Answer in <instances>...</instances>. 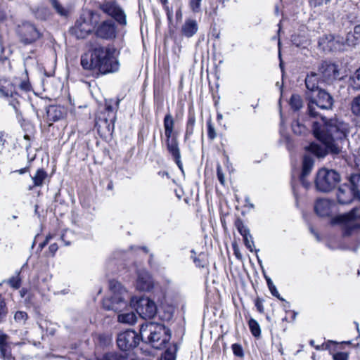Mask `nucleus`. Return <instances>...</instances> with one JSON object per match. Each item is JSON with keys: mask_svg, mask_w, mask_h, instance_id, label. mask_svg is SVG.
<instances>
[{"mask_svg": "<svg viewBox=\"0 0 360 360\" xmlns=\"http://www.w3.org/2000/svg\"><path fill=\"white\" fill-rule=\"evenodd\" d=\"M312 131L321 144L311 143L307 150L318 158L324 157L328 152H340L338 141L345 139L349 133L347 123L338 118L326 120L321 117V122H314Z\"/></svg>", "mask_w": 360, "mask_h": 360, "instance_id": "nucleus-1", "label": "nucleus"}, {"mask_svg": "<svg viewBox=\"0 0 360 360\" xmlns=\"http://www.w3.org/2000/svg\"><path fill=\"white\" fill-rule=\"evenodd\" d=\"M80 64L84 70L95 78L117 72L119 62L115 50L108 46H97L82 55Z\"/></svg>", "mask_w": 360, "mask_h": 360, "instance_id": "nucleus-2", "label": "nucleus"}, {"mask_svg": "<svg viewBox=\"0 0 360 360\" xmlns=\"http://www.w3.org/2000/svg\"><path fill=\"white\" fill-rule=\"evenodd\" d=\"M356 200L360 202V174H353L350 176L349 184ZM333 224H340L345 236L351 235L353 231L360 229V207L354 208L347 214L340 215L332 219Z\"/></svg>", "mask_w": 360, "mask_h": 360, "instance_id": "nucleus-3", "label": "nucleus"}, {"mask_svg": "<svg viewBox=\"0 0 360 360\" xmlns=\"http://www.w3.org/2000/svg\"><path fill=\"white\" fill-rule=\"evenodd\" d=\"M139 332L141 340L157 349L164 348L171 338L170 330L160 323L146 322L141 324Z\"/></svg>", "mask_w": 360, "mask_h": 360, "instance_id": "nucleus-4", "label": "nucleus"}, {"mask_svg": "<svg viewBox=\"0 0 360 360\" xmlns=\"http://www.w3.org/2000/svg\"><path fill=\"white\" fill-rule=\"evenodd\" d=\"M110 286L114 295L110 298L103 300V307L120 313L127 308L130 297L120 283L111 282Z\"/></svg>", "mask_w": 360, "mask_h": 360, "instance_id": "nucleus-5", "label": "nucleus"}, {"mask_svg": "<svg viewBox=\"0 0 360 360\" xmlns=\"http://www.w3.org/2000/svg\"><path fill=\"white\" fill-rule=\"evenodd\" d=\"M110 286L114 295L110 298L103 300V307L120 313L127 308L130 297L120 283L111 282Z\"/></svg>", "mask_w": 360, "mask_h": 360, "instance_id": "nucleus-6", "label": "nucleus"}, {"mask_svg": "<svg viewBox=\"0 0 360 360\" xmlns=\"http://www.w3.org/2000/svg\"><path fill=\"white\" fill-rule=\"evenodd\" d=\"M308 114L310 117L319 116L316 108L322 110H330L333 108L334 100L332 96L323 89H319L314 94H308Z\"/></svg>", "mask_w": 360, "mask_h": 360, "instance_id": "nucleus-7", "label": "nucleus"}, {"mask_svg": "<svg viewBox=\"0 0 360 360\" xmlns=\"http://www.w3.org/2000/svg\"><path fill=\"white\" fill-rule=\"evenodd\" d=\"M340 181V175L334 169H320L316 176L315 186L318 191L328 193L333 190Z\"/></svg>", "mask_w": 360, "mask_h": 360, "instance_id": "nucleus-8", "label": "nucleus"}, {"mask_svg": "<svg viewBox=\"0 0 360 360\" xmlns=\"http://www.w3.org/2000/svg\"><path fill=\"white\" fill-rule=\"evenodd\" d=\"M93 17L94 13L91 11H84L76 20L72 33L77 39L86 38L94 30Z\"/></svg>", "mask_w": 360, "mask_h": 360, "instance_id": "nucleus-9", "label": "nucleus"}, {"mask_svg": "<svg viewBox=\"0 0 360 360\" xmlns=\"http://www.w3.org/2000/svg\"><path fill=\"white\" fill-rule=\"evenodd\" d=\"M139 337L134 330H127L118 334L117 344L122 351H129L139 343Z\"/></svg>", "mask_w": 360, "mask_h": 360, "instance_id": "nucleus-10", "label": "nucleus"}, {"mask_svg": "<svg viewBox=\"0 0 360 360\" xmlns=\"http://www.w3.org/2000/svg\"><path fill=\"white\" fill-rule=\"evenodd\" d=\"M136 311L143 319H153L157 314L155 303L148 297H141L136 302Z\"/></svg>", "mask_w": 360, "mask_h": 360, "instance_id": "nucleus-11", "label": "nucleus"}, {"mask_svg": "<svg viewBox=\"0 0 360 360\" xmlns=\"http://www.w3.org/2000/svg\"><path fill=\"white\" fill-rule=\"evenodd\" d=\"M94 33L98 38L112 39L116 37L117 28L112 20H107L95 26Z\"/></svg>", "mask_w": 360, "mask_h": 360, "instance_id": "nucleus-12", "label": "nucleus"}, {"mask_svg": "<svg viewBox=\"0 0 360 360\" xmlns=\"http://www.w3.org/2000/svg\"><path fill=\"white\" fill-rule=\"evenodd\" d=\"M101 9L112 16L120 25L127 24L126 15L124 11L114 1L105 2L101 5Z\"/></svg>", "mask_w": 360, "mask_h": 360, "instance_id": "nucleus-13", "label": "nucleus"}, {"mask_svg": "<svg viewBox=\"0 0 360 360\" xmlns=\"http://www.w3.org/2000/svg\"><path fill=\"white\" fill-rule=\"evenodd\" d=\"M20 41L24 44H30L39 38L40 34L37 28L30 23H23L18 29Z\"/></svg>", "mask_w": 360, "mask_h": 360, "instance_id": "nucleus-14", "label": "nucleus"}, {"mask_svg": "<svg viewBox=\"0 0 360 360\" xmlns=\"http://www.w3.org/2000/svg\"><path fill=\"white\" fill-rule=\"evenodd\" d=\"M318 75L323 83L330 84L339 77L337 66L333 63L323 62L318 69Z\"/></svg>", "mask_w": 360, "mask_h": 360, "instance_id": "nucleus-15", "label": "nucleus"}, {"mask_svg": "<svg viewBox=\"0 0 360 360\" xmlns=\"http://www.w3.org/2000/svg\"><path fill=\"white\" fill-rule=\"evenodd\" d=\"M319 45L324 51H342L345 46L343 38L335 37L332 35L321 38Z\"/></svg>", "mask_w": 360, "mask_h": 360, "instance_id": "nucleus-16", "label": "nucleus"}, {"mask_svg": "<svg viewBox=\"0 0 360 360\" xmlns=\"http://www.w3.org/2000/svg\"><path fill=\"white\" fill-rule=\"evenodd\" d=\"M165 141L168 152L172 156L178 167L181 170H183V165L181 160V153L177 136L167 138Z\"/></svg>", "mask_w": 360, "mask_h": 360, "instance_id": "nucleus-17", "label": "nucleus"}, {"mask_svg": "<svg viewBox=\"0 0 360 360\" xmlns=\"http://www.w3.org/2000/svg\"><path fill=\"white\" fill-rule=\"evenodd\" d=\"M136 286L140 291H149L153 288V278L150 274L145 269L138 271Z\"/></svg>", "mask_w": 360, "mask_h": 360, "instance_id": "nucleus-18", "label": "nucleus"}, {"mask_svg": "<svg viewBox=\"0 0 360 360\" xmlns=\"http://www.w3.org/2000/svg\"><path fill=\"white\" fill-rule=\"evenodd\" d=\"M338 200L340 204L350 203L353 200H356V194L354 193L349 184L342 185L337 193Z\"/></svg>", "mask_w": 360, "mask_h": 360, "instance_id": "nucleus-19", "label": "nucleus"}, {"mask_svg": "<svg viewBox=\"0 0 360 360\" xmlns=\"http://www.w3.org/2000/svg\"><path fill=\"white\" fill-rule=\"evenodd\" d=\"M321 79L317 72H311L305 78V86L307 89V96L308 94H316L319 89V83H322Z\"/></svg>", "mask_w": 360, "mask_h": 360, "instance_id": "nucleus-20", "label": "nucleus"}, {"mask_svg": "<svg viewBox=\"0 0 360 360\" xmlns=\"http://www.w3.org/2000/svg\"><path fill=\"white\" fill-rule=\"evenodd\" d=\"M65 113V109L60 105H51L46 110L47 119L51 122H56L63 119Z\"/></svg>", "mask_w": 360, "mask_h": 360, "instance_id": "nucleus-21", "label": "nucleus"}, {"mask_svg": "<svg viewBox=\"0 0 360 360\" xmlns=\"http://www.w3.org/2000/svg\"><path fill=\"white\" fill-rule=\"evenodd\" d=\"M332 202L327 199H319L314 205L316 213L320 217L328 216L331 212Z\"/></svg>", "mask_w": 360, "mask_h": 360, "instance_id": "nucleus-22", "label": "nucleus"}, {"mask_svg": "<svg viewBox=\"0 0 360 360\" xmlns=\"http://www.w3.org/2000/svg\"><path fill=\"white\" fill-rule=\"evenodd\" d=\"M175 122L170 113L165 115L163 120L164 134L165 138H171L177 136L176 133L174 131Z\"/></svg>", "mask_w": 360, "mask_h": 360, "instance_id": "nucleus-23", "label": "nucleus"}, {"mask_svg": "<svg viewBox=\"0 0 360 360\" xmlns=\"http://www.w3.org/2000/svg\"><path fill=\"white\" fill-rule=\"evenodd\" d=\"M197 21L193 19H186L181 27V33L186 37H191L198 32Z\"/></svg>", "mask_w": 360, "mask_h": 360, "instance_id": "nucleus-24", "label": "nucleus"}, {"mask_svg": "<svg viewBox=\"0 0 360 360\" xmlns=\"http://www.w3.org/2000/svg\"><path fill=\"white\" fill-rule=\"evenodd\" d=\"M0 94L6 98L15 97L18 95L17 83L5 82L4 84H0Z\"/></svg>", "mask_w": 360, "mask_h": 360, "instance_id": "nucleus-25", "label": "nucleus"}, {"mask_svg": "<svg viewBox=\"0 0 360 360\" xmlns=\"http://www.w3.org/2000/svg\"><path fill=\"white\" fill-rule=\"evenodd\" d=\"M314 166V160L309 155L304 156L302 162V170L300 175V180L304 184V179L311 172Z\"/></svg>", "mask_w": 360, "mask_h": 360, "instance_id": "nucleus-26", "label": "nucleus"}, {"mask_svg": "<svg viewBox=\"0 0 360 360\" xmlns=\"http://www.w3.org/2000/svg\"><path fill=\"white\" fill-rule=\"evenodd\" d=\"M195 124V114L193 112H189L188 115V120L186 124V131L184 136L185 140L188 139L193 134Z\"/></svg>", "mask_w": 360, "mask_h": 360, "instance_id": "nucleus-27", "label": "nucleus"}, {"mask_svg": "<svg viewBox=\"0 0 360 360\" xmlns=\"http://www.w3.org/2000/svg\"><path fill=\"white\" fill-rule=\"evenodd\" d=\"M360 41V25L354 27L352 32L348 33L346 42L349 46H354Z\"/></svg>", "mask_w": 360, "mask_h": 360, "instance_id": "nucleus-28", "label": "nucleus"}, {"mask_svg": "<svg viewBox=\"0 0 360 360\" xmlns=\"http://www.w3.org/2000/svg\"><path fill=\"white\" fill-rule=\"evenodd\" d=\"M46 178V172H45L43 169H37L36 174L32 177L34 182V186H42Z\"/></svg>", "mask_w": 360, "mask_h": 360, "instance_id": "nucleus-29", "label": "nucleus"}, {"mask_svg": "<svg viewBox=\"0 0 360 360\" xmlns=\"http://www.w3.org/2000/svg\"><path fill=\"white\" fill-rule=\"evenodd\" d=\"M118 321L127 324H134L136 321V316L134 312L120 314L117 317Z\"/></svg>", "mask_w": 360, "mask_h": 360, "instance_id": "nucleus-30", "label": "nucleus"}, {"mask_svg": "<svg viewBox=\"0 0 360 360\" xmlns=\"http://www.w3.org/2000/svg\"><path fill=\"white\" fill-rule=\"evenodd\" d=\"M248 326H249L250 330L251 331V333L252 334L253 336H255V337L260 336V335H261L260 326H259V324L258 323V322L255 319L251 318L248 321Z\"/></svg>", "mask_w": 360, "mask_h": 360, "instance_id": "nucleus-31", "label": "nucleus"}, {"mask_svg": "<svg viewBox=\"0 0 360 360\" xmlns=\"http://www.w3.org/2000/svg\"><path fill=\"white\" fill-rule=\"evenodd\" d=\"M290 105L295 110H300L303 105L302 99L300 96L297 94L292 95L290 98Z\"/></svg>", "mask_w": 360, "mask_h": 360, "instance_id": "nucleus-32", "label": "nucleus"}, {"mask_svg": "<svg viewBox=\"0 0 360 360\" xmlns=\"http://www.w3.org/2000/svg\"><path fill=\"white\" fill-rule=\"evenodd\" d=\"M235 226L240 233V234L243 237L246 236H250V231L248 228L244 225L243 221L240 219H237L235 221Z\"/></svg>", "mask_w": 360, "mask_h": 360, "instance_id": "nucleus-33", "label": "nucleus"}, {"mask_svg": "<svg viewBox=\"0 0 360 360\" xmlns=\"http://www.w3.org/2000/svg\"><path fill=\"white\" fill-rule=\"evenodd\" d=\"M352 112L358 117H360V94L353 98L351 103Z\"/></svg>", "mask_w": 360, "mask_h": 360, "instance_id": "nucleus-34", "label": "nucleus"}, {"mask_svg": "<svg viewBox=\"0 0 360 360\" xmlns=\"http://www.w3.org/2000/svg\"><path fill=\"white\" fill-rule=\"evenodd\" d=\"M351 86L355 90H360V68L356 70L351 77Z\"/></svg>", "mask_w": 360, "mask_h": 360, "instance_id": "nucleus-35", "label": "nucleus"}, {"mask_svg": "<svg viewBox=\"0 0 360 360\" xmlns=\"http://www.w3.org/2000/svg\"><path fill=\"white\" fill-rule=\"evenodd\" d=\"M292 129L293 132L295 134H304L307 131V129L305 126L302 124H301L299 121L296 120L294 121L292 124Z\"/></svg>", "mask_w": 360, "mask_h": 360, "instance_id": "nucleus-36", "label": "nucleus"}, {"mask_svg": "<svg viewBox=\"0 0 360 360\" xmlns=\"http://www.w3.org/2000/svg\"><path fill=\"white\" fill-rule=\"evenodd\" d=\"M0 356L4 360H15L11 354L9 345L0 349Z\"/></svg>", "mask_w": 360, "mask_h": 360, "instance_id": "nucleus-37", "label": "nucleus"}, {"mask_svg": "<svg viewBox=\"0 0 360 360\" xmlns=\"http://www.w3.org/2000/svg\"><path fill=\"white\" fill-rule=\"evenodd\" d=\"M265 278L266 280L268 288H269L271 293L272 294V295L278 298L281 300H284L283 298L280 297V294H279L278 291L277 290L276 286L274 285L271 279L266 276H265Z\"/></svg>", "mask_w": 360, "mask_h": 360, "instance_id": "nucleus-38", "label": "nucleus"}, {"mask_svg": "<svg viewBox=\"0 0 360 360\" xmlns=\"http://www.w3.org/2000/svg\"><path fill=\"white\" fill-rule=\"evenodd\" d=\"M27 318V314L22 311H18L14 315L15 321L20 325H24Z\"/></svg>", "mask_w": 360, "mask_h": 360, "instance_id": "nucleus-39", "label": "nucleus"}, {"mask_svg": "<svg viewBox=\"0 0 360 360\" xmlns=\"http://www.w3.org/2000/svg\"><path fill=\"white\" fill-rule=\"evenodd\" d=\"M8 314V309L3 297L0 295V323L4 321Z\"/></svg>", "mask_w": 360, "mask_h": 360, "instance_id": "nucleus-40", "label": "nucleus"}, {"mask_svg": "<svg viewBox=\"0 0 360 360\" xmlns=\"http://www.w3.org/2000/svg\"><path fill=\"white\" fill-rule=\"evenodd\" d=\"M49 1L58 14H60V15H67V10L60 4L58 0H49Z\"/></svg>", "mask_w": 360, "mask_h": 360, "instance_id": "nucleus-41", "label": "nucleus"}, {"mask_svg": "<svg viewBox=\"0 0 360 360\" xmlns=\"http://www.w3.org/2000/svg\"><path fill=\"white\" fill-rule=\"evenodd\" d=\"M49 1L58 14H60V15H67V10L60 4L58 0H49Z\"/></svg>", "mask_w": 360, "mask_h": 360, "instance_id": "nucleus-42", "label": "nucleus"}, {"mask_svg": "<svg viewBox=\"0 0 360 360\" xmlns=\"http://www.w3.org/2000/svg\"><path fill=\"white\" fill-rule=\"evenodd\" d=\"M207 127L208 139L212 141L217 137V132L211 120H209L207 122Z\"/></svg>", "mask_w": 360, "mask_h": 360, "instance_id": "nucleus-43", "label": "nucleus"}, {"mask_svg": "<svg viewBox=\"0 0 360 360\" xmlns=\"http://www.w3.org/2000/svg\"><path fill=\"white\" fill-rule=\"evenodd\" d=\"M7 283L15 289L19 288L21 284V281L19 277V275L10 278L8 280Z\"/></svg>", "mask_w": 360, "mask_h": 360, "instance_id": "nucleus-44", "label": "nucleus"}, {"mask_svg": "<svg viewBox=\"0 0 360 360\" xmlns=\"http://www.w3.org/2000/svg\"><path fill=\"white\" fill-rule=\"evenodd\" d=\"M176 349L174 347L173 350L169 349L165 351L162 360H175L176 359Z\"/></svg>", "mask_w": 360, "mask_h": 360, "instance_id": "nucleus-45", "label": "nucleus"}, {"mask_svg": "<svg viewBox=\"0 0 360 360\" xmlns=\"http://www.w3.org/2000/svg\"><path fill=\"white\" fill-rule=\"evenodd\" d=\"M331 0H309V4L311 8H317L327 4Z\"/></svg>", "mask_w": 360, "mask_h": 360, "instance_id": "nucleus-46", "label": "nucleus"}, {"mask_svg": "<svg viewBox=\"0 0 360 360\" xmlns=\"http://www.w3.org/2000/svg\"><path fill=\"white\" fill-rule=\"evenodd\" d=\"M232 350L233 354L238 357H243L244 356L243 349L239 344L232 345Z\"/></svg>", "mask_w": 360, "mask_h": 360, "instance_id": "nucleus-47", "label": "nucleus"}, {"mask_svg": "<svg viewBox=\"0 0 360 360\" xmlns=\"http://www.w3.org/2000/svg\"><path fill=\"white\" fill-rule=\"evenodd\" d=\"M243 240L245 246L250 252L253 251V247H254V242L252 240V237L251 234L250 236H246L243 237Z\"/></svg>", "mask_w": 360, "mask_h": 360, "instance_id": "nucleus-48", "label": "nucleus"}, {"mask_svg": "<svg viewBox=\"0 0 360 360\" xmlns=\"http://www.w3.org/2000/svg\"><path fill=\"white\" fill-rule=\"evenodd\" d=\"M201 1L202 0H190V7L194 13L200 11Z\"/></svg>", "mask_w": 360, "mask_h": 360, "instance_id": "nucleus-49", "label": "nucleus"}, {"mask_svg": "<svg viewBox=\"0 0 360 360\" xmlns=\"http://www.w3.org/2000/svg\"><path fill=\"white\" fill-rule=\"evenodd\" d=\"M8 336L3 331L0 330V349L8 346Z\"/></svg>", "mask_w": 360, "mask_h": 360, "instance_id": "nucleus-50", "label": "nucleus"}, {"mask_svg": "<svg viewBox=\"0 0 360 360\" xmlns=\"http://www.w3.org/2000/svg\"><path fill=\"white\" fill-rule=\"evenodd\" d=\"M333 360H348L349 359V354L347 352H337L333 356Z\"/></svg>", "mask_w": 360, "mask_h": 360, "instance_id": "nucleus-51", "label": "nucleus"}, {"mask_svg": "<svg viewBox=\"0 0 360 360\" xmlns=\"http://www.w3.org/2000/svg\"><path fill=\"white\" fill-rule=\"evenodd\" d=\"M217 175L218 180L219 181L221 184L224 185L225 178H224V175L222 172L221 167L219 164H218L217 166Z\"/></svg>", "mask_w": 360, "mask_h": 360, "instance_id": "nucleus-52", "label": "nucleus"}, {"mask_svg": "<svg viewBox=\"0 0 360 360\" xmlns=\"http://www.w3.org/2000/svg\"><path fill=\"white\" fill-rule=\"evenodd\" d=\"M14 82H16L17 86L18 85L19 88L24 91H28L30 89V84L27 81H22L20 82L15 81Z\"/></svg>", "mask_w": 360, "mask_h": 360, "instance_id": "nucleus-53", "label": "nucleus"}, {"mask_svg": "<svg viewBox=\"0 0 360 360\" xmlns=\"http://www.w3.org/2000/svg\"><path fill=\"white\" fill-rule=\"evenodd\" d=\"M104 121H105V123L107 124V128H108V131H112L113 129H114V123L115 121V116L113 115L110 117V123L108 122L107 118H105Z\"/></svg>", "mask_w": 360, "mask_h": 360, "instance_id": "nucleus-54", "label": "nucleus"}, {"mask_svg": "<svg viewBox=\"0 0 360 360\" xmlns=\"http://www.w3.org/2000/svg\"><path fill=\"white\" fill-rule=\"evenodd\" d=\"M255 307L258 311H259L260 313H262L264 311L263 304L260 299L258 298L255 300Z\"/></svg>", "mask_w": 360, "mask_h": 360, "instance_id": "nucleus-55", "label": "nucleus"}, {"mask_svg": "<svg viewBox=\"0 0 360 360\" xmlns=\"http://www.w3.org/2000/svg\"><path fill=\"white\" fill-rule=\"evenodd\" d=\"M58 246L56 243L51 244L49 248V250L50 252L52 254V255H54V254L58 250Z\"/></svg>", "mask_w": 360, "mask_h": 360, "instance_id": "nucleus-56", "label": "nucleus"}, {"mask_svg": "<svg viewBox=\"0 0 360 360\" xmlns=\"http://www.w3.org/2000/svg\"><path fill=\"white\" fill-rule=\"evenodd\" d=\"M6 18V13L4 8L0 7V22H3Z\"/></svg>", "mask_w": 360, "mask_h": 360, "instance_id": "nucleus-57", "label": "nucleus"}, {"mask_svg": "<svg viewBox=\"0 0 360 360\" xmlns=\"http://www.w3.org/2000/svg\"><path fill=\"white\" fill-rule=\"evenodd\" d=\"M51 238V235H49L48 236H46V240L43 243H41L39 245V248H40V250H42L46 245V244L48 243V242Z\"/></svg>", "mask_w": 360, "mask_h": 360, "instance_id": "nucleus-58", "label": "nucleus"}, {"mask_svg": "<svg viewBox=\"0 0 360 360\" xmlns=\"http://www.w3.org/2000/svg\"><path fill=\"white\" fill-rule=\"evenodd\" d=\"M11 105L13 107L15 111L18 110V106L19 105L18 101H17L16 98L15 97L13 101H11Z\"/></svg>", "mask_w": 360, "mask_h": 360, "instance_id": "nucleus-59", "label": "nucleus"}, {"mask_svg": "<svg viewBox=\"0 0 360 360\" xmlns=\"http://www.w3.org/2000/svg\"><path fill=\"white\" fill-rule=\"evenodd\" d=\"M173 314L172 312H167L164 314V316L162 317L164 320H170L172 318Z\"/></svg>", "mask_w": 360, "mask_h": 360, "instance_id": "nucleus-60", "label": "nucleus"}, {"mask_svg": "<svg viewBox=\"0 0 360 360\" xmlns=\"http://www.w3.org/2000/svg\"><path fill=\"white\" fill-rule=\"evenodd\" d=\"M105 110L109 113H112L114 110L112 106L107 103L105 104Z\"/></svg>", "mask_w": 360, "mask_h": 360, "instance_id": "nucleus-61", "label": "nucleus"}, {"mask_svg": "<svg viewBox=\"0 0 360 360\" xmlns=\"http://www.w3.org/2000/svg\"><path fill=\"white\" fill-rule=\"evenodd\" d=\"M27 293V289H26V288H22L20 290V295L21 297H22V298L25 297Z\"/></svg>", "mask_w": 360, "mask_h": 360, "instance_id": "nucleus-62", "label": "nucleus"}, {"mask_svg": "<svg viewBox=\"0 0 360 360\" xmlns=\"http://www.w3.org/2000/svg\"><path fill=\"white\" fill-rule=\"evenodd\" d=\"M234 254L236 255V257L238 259H241V255L240 253L239 252L238 250H237L236 248H234Z\"/></svg>", "mask_w": 360, "mask_h": 360, "instance_id": "nucleus-63", "label": "nucleus"}, {"mask_svg": "<svg viewBox=\"0 0 360 360\" xmlns=\"http://www.w3.org/2000/svg\"><path fill=\"white\" fill-rule=\"evenodd\" d=\"M4 140L3 139V135L1 133H0V150L2 149L3 146H4Z\"/></svg>", "mask_w": 360, "mask_h": 360, "instance_id": "nucleus-64", "label": "nucleus"}]
</instances>
